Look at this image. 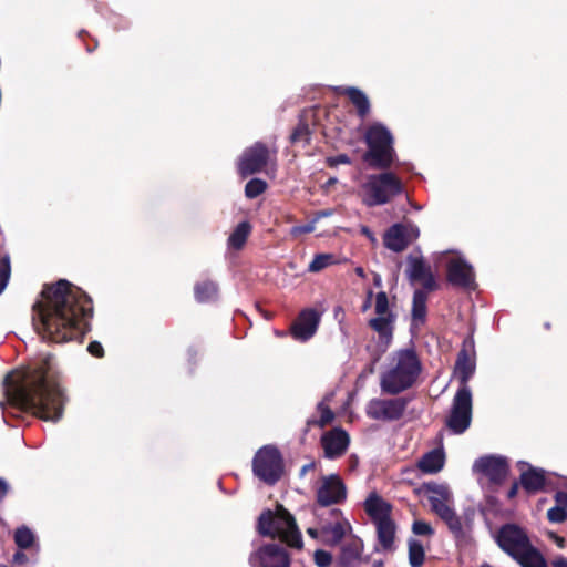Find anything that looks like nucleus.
Wrapping results in <instances>:
<instances>
[{
	"label": "nucleus",
	"instance_id": "1",
	"mask_svg": "<svg viewBox=\"0 0 567 567\" xmlns=\"http://www.w3.org/2000/svg\"><path fill=\"white\" fill-rule=\"evenodd\" d=\"M93 315L91 297L69 280L43 284L38 296V337L49 344L83 343Z\"/></svg>",
	"mask_w": 567,
	"mask_h": 567
},
{
	"label": "nucleus",
	"instance_id": "2",
	"mask_svg": "<svg viewBox=\"0 0 567 567\" xmlns=\"http://www.w3.org/2000/svg\"><path fill=\"white\" fill-rule=\"evenodd\" d=\"M68 401L65 390L61 384L60 373L55 369L53 354H41L38 361V419L59 421Z\"/></svg>",
	"mask_w": 567,
	"mask_h": 567
},
{
	"label": "nucleus",
	"instance_id": "3",
	"mask_svg": "<svg viewBox=\"0 0 567 567\" xmlns=\"http://www.w3.org/2000/svg\"><path fill=\"white\" fill-rule=\"evenodd\" d=\"M34 391L35 370L33 368H21L8 373L3 380L4 400L0 401L3 415L33 419L35 415Z\"/></svg>",
	"mask_w": 567,
	"mask_h": 567
},
{
	"label": "nucleus",
	"instance_id": "4",
	"mask_svg": "<svg viewBox=\"0 0 567 567\" xmlns=\"http://www.w3.org/2000/svg\"><path fill=\"white\" fill-rule=\"evenodd\" d=\"M421 371L422 363L415 350L400 349L393 352L388 369L381 374V391L398 395L415 384Z\"/></svg>",
	"mask_w": 567,
	"mask_h": 567
},
{
	"label": "nucleus",
	"instance_id": "5",
	"mask_svg": "<svg viewBox=\"0 0 567 567\" xmlns=\"http://www.w3.org/2000/svg\"><path fill=\"white\" fill-rule=\"evenodd\" d=\"M495 542L520 567H548L543 554L532 544L526 529L515 523L502 525Z\"/></svg>",
	"mask_w": 567,
	"mask_h": 567
},
{
	"label": "nucleus",
	"instance_id": "6",
	"mask_svg": "<svg viewBox=\"0 0 567 567\" xmlns=\"http://www.w3.org/2000/svg\"><path fill=\"white\" fill-rule=\"evenodd\" d=\"M257 530L264 537L279 538L296 549L303 547L302 536L295 517L281 504L276 509H265L258 517Z\"/></svg>",
	"mask_w": 567,
	"mask_h": 567
},
{
	"label": "nucleus",
	"instance_id": "7",
	"mask_svg": "<svg viewBox=\"0 0 567 567\" xmlns=\"http://www.w3.org/2000/svg\"><path fill=\"white\" fill-rule=\"evenodd\" d=\"M368 151L363 154V161L375 169H388L395 157L393 136L381 123L370 125L364 135Z\"/></svg>",
	"mask_w": 567,
	"mask_h": 567
},
{
	"label": "nucleus",
	"instance_id": "8",
	"mask_svg": "<svg viewBox=\"0 0 567 567\" xmlns=\"http://www.w3.org/2000/svg\"><path fill=\"white\" fill-rule=\"evenodd\" d=\"M362 202L368 207L381 206L390 203L404 192L402 181L392 172L370 175L362 185Z\"/></svg>",
	"mask_w": 567,
	"mask_h": 567
},
{
	"label": "nucleus",
	"instance_id": "9",
	"mask_svg": "<svg viewBox=\"0 0 567 567\" xmlns=\"http://www.w3.org/2000/svg\"><path fill=\"white\" fill-rule=\"evenodd\" d=\"M285 462L281 452L275 445L260 447L252 458V473L262 483L274 486L282 477Z\"/></svg>",
	"mask_w": 567,
	"mask_h": 567
},
{
	"label": "nucleus",
	"instance_id": "10",
	"mask_svg": "<svg viewBox=\"0 0 567 567\" xmlns=\"http://www.w3.org/2000/svg\"><path fill=\"white\" fill-rule=\"evenodd\" d=\"M374 311L377 317L371 318L368 326L378 334L379 344L385 350L393 340L396 320V315L390 309L385 291L375 295Z\"/></svg>",
	"mask_w": 567,
	"mask_h": 567
},
{
	"label": "nucleus",
	"instance_id": "11",
	"mask_svg": "<svg viewBox=\"0 0 567 567\" xmlns=\"http://www.w3.org/2000/svg\"><path fill=\"white\" fill-rule=\"evenodd\" d=\"M472 392L470 388H458L456 391L449 416L445 420L446 427L454 434H463L472 422Z\"/></svg>",
	"mask_w": 567,
	"mask_h": 567
},
{
	"label": "nucleus",
	"instance_id": "12",
	"mask_svg": "<svg viewBox=\"0 0 567 567\" xmlns=\"http://www.w3.org/2000/svg\"><path fill=\"white\" fill-rule=\"evenodd\" d=\"M276 150H270L265 143L256 142L244 150L237 162V172L243 178L262 172L271 157H276Z\"/></svg>",
	"mask_w": 567,
	"mask_h": 567
},
{
	"label": "nucleus",
	"instance_id": "13",
	"mask_svg": "<svg viewBox=\"0 0 567 567\" xmlns=\"http://www.w3.org/2000/svg\"><path fill=\"white\" fill-rule=\"evenodd\" d=\"M410 400L406 398L372 399L365 408L367 416L375 421L392 422L400 420L408 408Z\"/></svg>",
	"mask_w": 567,
	"mask_h": 567
},
{
	"label": "nucleus",
	"instance_id": "14",
	"mask_svg": "<svg viewBox=\"0 0 567 567\" xmlns=\"http://www.w3.org/2000/svg\"><path fill=\"white\" fill-rule=\"evenodd\" d=\"M347 498V487L338 474L321 477L316 493V503L321 507L341 504Z\"/></svg>",
	"mask_w": 567,
	"mask_h": 567
},
{
	"label": "nucleus",
	"instance_id": "15",
	"mask_svg": "<svg viewBox=\"0 0 567 567\" xmlns=\"http://www.w3.org/2000/svg\"><path fill=\"white\" fill-rule=\"evenodd\" d=\"M474 472L486 476L492 485H502L509 473V464L504 456L486 455L475 461Z\"/></svg>",
	"mask_w": 567,
	"mask_h": 567
},
{
	"label": "nucleus",
	"instance_id": "16",
	"mask_svg": "<svg viewBox=\"0 0 567 567\" xmlns=\"http://www.w3.org/2000/svg\"><path fill=\"white\" fill-rule=\"evenodd\" d=\"M249 563L252 567H289L290 557L278 544H267L251 554Z\"/></svg>",
	"mask_w": 567,
	"mask_h": 567
},
{
	"label": "nucleus",
	"instance_id": "17",
	"mask_svg": "<svg viewBox=\"0 0 567 567\" xmlns=\"http://www.w3.org/2000/svg\"><path fill=\"white\" fill-rule=\"evenodd\" d=\"M406 261L405 272L411 282H420L422 285L421 290L424 291H435L439 288L432 268L423 257L409 255Z\"/></svg>",
	"mask_w": 567,
	"mask_h": 567
},
{
	"label": "nucleus",
	"instance_id": "18",
	"mask_svg": "<svg viewBox=\"0 0 567 567\" xmlns=\"http://www.w3.org/2000/svg\"><path fill=\"white\" fill-rule=\"evenodd\" d=\"M446 280L450 285L456 288H474V269L463 258H452L446 264Z\"/></svg>",
	"mask_w": 567,
	"mask_h": 567
},
{
	"label": "nucleus",
	"instance_id": "19",
	"mask_svg": "<svg viewBox=\"0 0 567 567\" xmlns=\"http://www.w3.org/2000/svg\"><path fill=\"white\" fill-rule=\"evenodd\" d=\"M319 322L320 315L316 309H303L291 323L290 334L295 340L307 341L316 333Z\"/></svg>",
	"mask_w": 567,
	"mask_h": 567
},
{
	"label": "nucleus",
	"instance_id": "20",
	"mask_svg": "<svg viewBox=\"0 0 567 567\" xmlns=\"http://www.w3.org/2000/svg\"><path fill=\"white\" fill-rule=\"evenodd\" d=\"M330 516L334 519L333 523L323 524L320 527V538L328 546H336L344 538L347 529L351 526L343 517L342 511L339 508L330 509Z\"/></svg>",
	"mask_w": 567,
	"mask_h": 567
},
{
	"label": "nucleus",
	"instance_id": "21",
	"mask_svg": "<svg viewBox=\"0 0 567 567\" xmlns=\"http://www.w3.org/2000/svg\"><path fill=\"white\" fill-rule=\"evenodd\" d=\"M350 443L349 434L341 427L332 429L321 436L324 456L330 460L341 457Z\"/></svg>",
	"mask_w": 567,
	"mask_h": 567
},
{
	"label": "nucleus",
	"instance_id": "22",
	"mask_svg": "<svg viewBox=\"0 0 567 567\" xmlns=\"http://www.w3.org/2000/svg\"><path fill=\"white\" fill-rule=\"evenodd\" d=\"M474 347L472 339H466L457 353L454 374L460 382V388H468L467 382L475 372V360L470 354V348Z\"/></svg>",
	"mask_w": 567,
	"mask_h": 567
},
{
	"label": "nucleus",
	"instance_id": "23",
	"mask_svg": "<svg viewBox=\"0 0 567 567\" xmlns=\"http://www.w3.org/2000/svg\"><path fill=\"white\" fill-rule=\"evenodd\" d=\"M364 511L373 524L392 519L393 506L383 499L378 493L372 492L364 501Z\"/></svg>",
	"mask_w": 567,
	"mask_h": 567
},
{
	"label": "nucleus",
	"instance_id": "24",
	"mask_svg": "<svg viewBox=\"0 0 567 567\" xmlns=\"http://www.w3.org/2000/svg\"><path fill=\"white\" fill-rule=\"evenodd\" d=\"M424 488L426 492L433 494L429 496V502L431 504L432 511L437 514L442 520L454 513V509L451 508L444 501V498L447 496V489L445 486L435 483H427L424 484Z\"/></svg>",
	"mask_w": 567,
	"mask_h": 567
},
{
	"label": "nucleus",
	"instance_id": "25",
	"mask_svg": "<svg viewBox=\"0 0 567 567\" xmlns=\"http://www.w3.org/2000/svg\"><path fill=\"white\" fill-rule=\"evenodd\" d=\"M363 544L360 538H351L342 545L337 558V567H358L361 563Z\"/></svg>",
	"mask_w": 567,
	"mask_h": 567
},
{
	"label": "nucleus",
	"instance_id": "26",
	"mask_svg": "<svg viewBox=\"0 0 567 567\" xmlns=\"http://www.w3.org/2000/svg\"><path fill=\"white\" fill-rule=\"evenodd\" d=\"M384 246L394 251L401 252L410 245V238L406 236V226L404 224L392 225L383 236Z\"/></svg>",
	"mask_w": 567,
	"mask_h": 567
},
{
	"label": "nucleus",
	"instance_id": "27",
	"mask_svg": "<svg viewBox=\"0 0 567 567\" xmlns=\"http://www.w3.org/2000/svg\"><path fill=\"white\" fill-rule=\"evenodd\" d=\"M519 483L528 494L542 492L547 483L545 471L530 466L528 470L522 472Z\"/></svg>",
	"mask_w": 567,
	"mask_h": 567
},
{
	"label": "nucleus",
	"instance_id": "28",
	"mask_svg": "<svg viewBox=\"0 0 567 567\" xmlns=\"http://www.w3.org/2000/svg\"><path fill=\"white\" fill-rule=\"evenodd\" d=\"M377 529L378 543L384 551H393L395 549L396 524L393 519L383 520L374 524Z\"/></svg>",
	"mask_w": 567,
	"mask_h": 567
},
{
	"label": "nucleus",
	"instance_id": "29",
	"mask_svg": "<svg viewBox=\"0 0 567 567\" xmlns=\"http://www.w3.org/2000/svg\"><path fill=\"white\" fill-rule=\"evenodd\" d=\"M340 93L348 96L360 118L363 120L369 115L371 109L370 101L360 89L353 86L343 87L340 90Z\"/></svg>",
	"mask_w": 567,
	"mask_h": 567
},
{
	"label": "nucleus",
	"instance_id": "30",
	"mask_svg": "<svg viewBox=\"0 0 567 567\" xmlns=\"http://www.w3.org/2000/svg\"><path fill=\"white\" fill-rule=\"evenodd\" d=\"M427 292L421 289H416L413 293L412 299V323L413 324H424L426 321L427 315Z\"/></svg>",
	"mask_w": 567,
	"mask_h": 567
},
{
	"label": "nucleus",
	"instance_id": "31",
	"mask_svg": "<svg viewBox=\"0 0 567 567\" xmlns=\"http://www.w3.org/2000/svg\"><path fill=\"white\" fill-rule=\"evenodd\" d=\"M423 473L435 474L444 466V454L440 450H432L425 453L417 464Z\"/></svg>",
	"mask_w": 567,
	"mask_h": 567
},
{
	"label": "nucleus",
	"instance_id": "32",
	"mask_svg": "<svg viewBox=\"0 0 567 567\" xmlns=\"http://www.w3.org/2000/svg\"><path fill=\"white\" fill-rule=\"evenodd\" d=\"M252 227L249 221L239 223L228 237V247L234 250H241L250 236Z\"/></svg>",
	"mask_w": 567,
	"mask_h": 567
},
{
	"label": "nucleus",
	"instance_id": "33",
	"mask_svg": "<svg viewBox=\"0 0 567 567\" xmlns=\"http://www.w3.org/2000/svg\"><path fill=\"white\" fill-rule=\"evenodd\" d=\"M218 295V286L213 280L198 281L194 286V296L196 301L200 303L216 300Z\"/></svg>",
	"mask_w": 567,
	"mask_h": 567
},
{
	"label": "nucleus",
	"instance_id": "34",
	"mask_svg": "<svg viewBox=\"0 0 567 567\" xmlns=\"http://www.w3.org/2000/svg\"><path fill=\"white\" fill-rule=\"evenodd\" d=\"M409 563L411 567H422L425 560V551L422 543L411 538L409 540Z\"/></svg>",
	"mask_w": 567,
	"mask_h": 567
},
{
	"label": "nucleus",
	"instance_id": "35",
	"mask_svg": "<svg viewBox=\"0 0 567 567\" xmlns=\"http://www.w3.org/2000/svg\"><path fill=\"white\" fill-rule=\"evenodd\" d=\"M318 411L320 412V417L319 419H309L307 421V430H309L312 426L324 427L333 421L334 413L323 402H320L318 404Z\"/></svg>",
	"mask_w": 567,
	"mask_h": 567
},
{
	"label": "nucleus",
	"instance_id": "36",
	"mask_svg": "<svg viewBox=\"0 0 567 567\" xmlns=\"http://www.w3.org/2000/svg\"><path fill=\"white\" fill-rule=\"evenodd\" d=\"M337 262L333 254H318L308 266L309 272H319Z\"/></svg>",
	"mask_w": 567,
	"mask_h": 567
},
{
	"label": "nucleus",
	"instance_id": "37",
	"mask_svg": "<svg viewBox=\"0 0 567 567\" xmlns=\"http://www.w3.org/2000/svg\"><path fill=\"white\" fill-rule=\"evenodd\" d=\"M268 184L261 178H251L245 185V196L249 199L257 198L266 192Z\"/></svg>",
	"mask_w": 567,
	"mask_h": 567
},
{
	"label": "nucleus",
	"instance_id": "38",
	"mask_svg": "<svg viewBox=\"0 0 567 567\" xmlns=\"http://www.w3.org/2000/svg\"><path fill=\"white\" fill-rule=\"evenodd\" d=\"M14 542L20 549L29 548L34 542L33 533L28 527H19L14 533Z\"/></svg>",
	"mask_w": 567,
	"mask_h": 567
},
{
	"label": "nucleus",
	"instance_id": "39",
	"mask_svg": "<svg viewBox=\"0 0 567 567\" xmlns=\"http://www.w3.org/2000/svg\"><path fill=\"white\" fill-rule=\"evenodd\" d=\"M11 276V264L9 255L0 258V295L7 288Z\"/></svg>",
	"mask_w": 567,
	"mask_h": 567
},
{
	"label": "nucleus",
	"instance_id": "40",
	"mask_svg": "<svg viewBox=\"0 0 567 567\" xmlns=\"http://www.w3.org/2000/svg\"><path fill=\"white\" fill-rule=\"evenodd\" d=\"M310 128L307 122L300 121L298 125L293 128L290 141L291 143H298L305 141L306 143L310 142Z\"/></svg>",
	"mask_w": 567,
	"mask_h": 567
},
{
	"label": "nucleus",
	"instance_id": "41",
	"mask_svg": "<svg viewBox=\"0 0 567 567\" xmlns=\"http://www.w3.org/2000/svg\"><path fill=\"white\" fill-rule=\"evenodd\" d=\"M547 518L550 523L560 524L567 520V508L554 506L547 511Z\"/></svg>",
	"mask_w": 567,
	"mask_h": 567
},
{
	"label": "nucleus",
	"instance_id": "42",
	"mask_svg": "<svg viewBox=\"0 0 567 567\" xmlns=\"http://www.w3.org/2000/svg\"><path fill=\"white\" fill-rule=\"evenodd\" d=\"M445 524L447 525L449 529L456 536L463 535V525L461 522V518L456 515L454 512L450 516H447L445 519H443Z\"/></svg>",
	"mask_w": 567,
	"mask_h": 567
},
{
	"label": "nucleus",
	"instance_id": "43",
	"mask_svg": "<svg viewBox=\"0 0 567 567\" xmlns=\"http://www.w3.org/2000/svg\"><path fill=\"white\" fill-rule=\"evenodd\" d=\"M412 532L419 536H432L434 534L433 527L424 520H414Z\"/></svg>",
	"mask_w": 567,
	"mask_h": 567
},
{
	"label": "nucleus",
	"instance_id": "44",
	"mask_svg": "<svg viewBox=\"0 0 567 567\" xmlns=\"http://www.w3.org/2000/svg\"><path fill=\"white\" fill-rule=\"evenodd\" d=\"M313 559L318 567H329L332 563V555L327 550L317 549Z\"/></svg>",
	"mask_w": 567,
	"mask_h": 567
},
{
	"label": "nucleus",
	"instance_id": "45",
	"mask_svg": "<svg viewBox=\"0 0 567 567\" xmlns=\"http://www.w3.org/2000/svg\"><path fill=\"white\" fill-rule=\"evenodd\" d=\"M326 162L329 167L333 168L339 164H351V158L347 154H339L328 157Z\"/></svg>",
	"mask_w": 567,
	"mask_h": 567
},
{
	"label": "nucleus",
	"instance_id": "46",
	"mask_svg": "<svg viewBox=\"0 0 567 567\" xmlns=\"http://www.w3.org/2000/svg\"><path fill=\"white\" fill-rule=\"evenodd\" d=\"M87 352L95 358H103L105 354L104 348L99 341H91L87 346Z\"/></svg>",
	"mask_w": 567,
	"mask_h": 567
},
{
	"label": "nucleus",
	"instance_id": "47",
	"mask_svg": "<svg viewBox=\"0 0 567 567\" xmlns=\"http://www.w3.org/2000/svg\"><path fill=\"white\" fill-rule=\"evenodd\" d=\"M554 499L556 502L555 506H563L564 508H567V493L563 491H558L554 495Z\"/></svg>",
	"mask_w": 567,
	"mask_h": 567
},
{
	"label": "nucleus",
	"instance_id": "48",
	"mask_svg": "<svg viewBox=\"0 0 567 567\" xmlns=\"http://www.w3.org/2000/svg\"><path fill=\"white\" fill-rule=\"evenodd\" d=\"M12 561L14 565L21 566L28 561V558L25 554L22 551V549L19 548V550L13 555Z\"/></svg>",
	"mask_w": 567,
	"mask_h": 567
},
{
	"label": "nucleus",
	"instance_id": "49",
	"mask_svg": "<svg viewBox=\"0 0 567 567\" xmlns=\"http://www.w3.org/2000/svg\"><path fill=\"white\" fill-rule=\"evenodd\" d=\"M405 226H406V236H408V238H410V243H411L413 239H416L419 237L420 230L415 225H412V224H408Z\"/></svg>",
	"mask_w": 567,
	"mask_h": 567
},
{
	"label": "nucleus",
	"instance_id": "50",
	"mask_svg": "<svg viewBox=\"0 0 567 567\" xmlns=\"http://www.w3.org/2000/svg\"><path fill=\"white\" fill-rule=\"evenodd\" d=\"M9 491H10L9 483L4 478L0 477V502L4 499V497L7 496Z\"/></svg>",
	"mask_w": 567,
	"mask_h": 567
},
{
	"label": "nucleus",
	"instance_id": "51",
	"mask_svg": "<svg viewBox=\"0 0 567 567\" xmlns=\"http://www.w3.org/2000/svg\"><path fill=\"white\" fill-rule=\"evenodd\" d=\"M548 537L550 539H553L555 542V544L559 547V548H564L566 546V540L564 537L557 535L556 533L554 532H549L548 533Z\"/></svg>",
	"mask_w": 567,
	"mask_h": 567
},
{
	"label": "nucleus",
	"instance_id": "52",
	"mask_svg": "<svg viewBox=\"0 0 567 567\" xmlns=\"http://www.w3.org/2000/svg\"><path fill=\"white\" fill-rule=\"evenodd\" d=\"M315 468H316V462H315V461H312V462H310V463H308V464H305V465L300 468V473H299V475H300L301 477H303L308 472L313 471Z\"/></svg>",
	"mask_w": 567,
	"mask_h": 567
},
{
	"label": "nucleus",
	"instance_id": "53",
	"mask_svg": "<svg viewBox=\"0 0 567 567\" xmlns=\"http://www.w3.org/2000/svg\"><path fill=\"white\" fill-rule=\"evenodd\" d=\"M519 484L520 483H517V482H514L512 484L511 488L507 492L508 499H513L514 497H516V495L518 493Z\"/></svg>",
	"mask_w": 567,
	"mask_h": 567
},
{
	"label": "nucleus",
	"instance_id": "54",
	"mask_svg": "<svg viewBox=\"0 0 567 567\" xmlns=\"http://www.w3.org/2000/svg\"><path fill=\"white\" fill-rule=\"evenodd\" d=\"M553 566L554 567H567V559L563 556L557 557L556 559L553 560Z\"/></svg>",
	"mask_w": 567,
	"mask_h": 567
},
{
	"label": "nucleus",
	"instance_id": "55",
	"mask_svg": "<svg viewBox=\"0 0 567 567\" xmlns=\"http://www.w3.org/2000/svg\"><path fill=\"white\" fill-rule=\"evenodd\" d=\"M307 534H308L311 538L317 539V538H319V537H320V528L318 529V528L309 527V528L307 529Z\"/></svg>",
	"mask_w": 567,
	"mask_h": 567
},
{
	"label": "nucleus",
	"instance_id": "56",
	"mask_svg": "<svg viewBox=\"0 0 567 567\" xmlns=\"http://www.w3.org/2000/svg\"><path fill=\"white\" fill-rule=\"evenodd\" d=\"M373 284H374L375 287H380L381 286L382 281H381L380 275H378V274L374 275Z\"/></svg>",
	"mask_w": 567,
	"mask_h": 567
},
{
	"label": "nucleus",
	"instance_id": "57",
	"mask_svg": "<svg viewBox=\"0 0 567 567\" xmlns=\"http://www.w3.org/2000/svg\"><path fill=\"white\" fill-rule=\"evenodd\" d=\"M355 274L361 277V278H365V272H364V269L362 267H357L355 268Z\"/></svg>",
	"mask_w": 567,
	"mask_h": 567
},
{
	"label": "nucleus",
	"instance_id": "58",
	"mask_svg": "<svg viewBox=\"0 0 567 567\" xmlns=\"http://www.w3.org/2000/svg\"><path fill=\"white\" fill-rule=\"evenodd\" d=\"M187 352H188L189 358H192V359H195L198 353L197 350L193 349V348L188 349Z\"/></svg>",
	"mask_w": 567,
	"mask_h": 567
},
{
	"label": "nucleus",
	"instance_id": "59",
	"mask_svg": "<svg viewBox=\"0 0 567 567\" xmlns=\"http://www.w3.org/2000/svg\"><path fill=\"white\" fill-rule=\"evenodd\" d=\"M372 567H384V564L382 560H374Z\"/></svg>",
	"mask_w": 567,
	"mask_h": 567
},
{
	"label": "nucleus",
	"instance_id": "60",
	"mask_svg": "<svg viewBox=\"0 0 567 567\" xmlns=\"http://www.w3.org/2000/svg\"><path fill=\"white\" fill-rule=\"evenodd\" d=\"M371 306V302L369 300L365 299L363 306H362V311H367Z\"/></svg>",
	"mask_w": 567,
	"mask_h": 567
},
{
	"label": "nucleus",
	"instance_id": "61",
	"mask_svg": "<svg viewBox=\"0 0 567 567\" xmlns=\"http://www.w3.org/2000/svg\"><path fill=\"white\" fill-rule=\"evenodd\" d=\"M362 234L369 236V237H372V233L370 231V229L368 227H363L362 228Z\"/></svg>",
	"mask_w": 567,
	"mask_h": 567
},
{
	"label": "nucleus",
	"instance_id": "62",
	"mask_svg": "<svg viewBox=\"0 0 567 567\" xmlns=\"http://www.w3.org/2000/svg\"><path fill=\"white\" fill-rule=\"evenodd\" d=\"M372 297H373V291L370 289V290H368V292H367V298H365V299H367V300H369V301L371 302Z\"/></svg>",
	"mask_w": 567,
	"mask_h": 567
},
{
	"label": "nucleus",
	"instance_id": "63",
	"mask_svg": "<svg viewBox=\"0 0 567 567\" xmlns=\"http://www.w3.org/2000/svg\"><path fill=\"white\" fill-rule=\"evenodd\" d=\"M312 230L311 226H306L301 229L302 233H310Z\"/></svg>",
	"mask_w": 567,
	"mask_h": 567
},
{
	"label": "nucleus",
	"instance_id": "64",
	"mask_svg": "<svg viewBox=\"0 0 567 567\" xmlns=\"http://www.w3.org/2000/svg\"><path fill=\"white\" fill-rule=\"evenodd\" d=\"M31 310H32V322H34V320H35V316H34V312H35V303H34V305H32Z\"/></svg>",
	"mask_w": 567,
	"mask_h": 567
}]
</instances>
